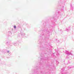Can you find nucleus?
Returning a JSON list of instances; mask_svg holds the SVG:
<instances>
[{"label":"nucleus","mask_w":74,"mask_h":74,"mask_svg":"<svg viewBox=\"0 0 74 74\" xmlns=\"http://www.w3.org/2000/svg\"><path fill=\"white\" fill-rule=\"evenodd\" d=\"M16 26H14V29H16Z\"/></svg>","instance_id":"nucleus-1"},{"label":"nucleus","mask_w":74,"mask_h":74,"mask_svg":"<svg viewBox=\"0 0 74 74\" xmlns=\"http://www.w3.org/2000/svg\"><path fill=\"white\" fill-rule=\"evenodd\" d=\"M8 52H9V51H8Z\"/></svg>","instance_id":"nucleus-2"}]
</instances>
